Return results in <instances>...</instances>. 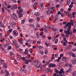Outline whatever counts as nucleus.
Wrapping results in <instances>:
<instances>
[{"label":"nucleus","mask_w":76,"mask_h":76,"mask_svg":"<svg viewBox=\"0 0 76 76\" xmlns=\"http://www.w3.org/2000/svg\"><path fill=\"white\" fill-rule=\"evenodd\" d=\"M10 56L12 57V56H13V53L12 52H10Z\"/></svg>","instance_id":"obj_34"},{"label":"nucleus","mask_w":76,"mask_h":76,"mask_svg":"<svg viewBox=\"0 0 76 76\" xmlns=\"http://www.w3.org/2000/svg\"><path fill=\"white\" fill-rule=\"evenodd\" d=\"M58 39H56V41H55V44H57V42H58Z\"/></svg>","instance_id":"obj_36"},{"label":"nucleus","mask_w":76,"mask_h":76,"mask_svg":"<svg viewBox=\"0 0 76 76\" xmlns=\"http://www.w3.org/2000/svg\"><path fill=\"white\" fill-rule=\"evenodd\" d=\"M73 51L75 52L76 51V48H74L72 49Z\"/></svg>","instance_id":"obj_62"},{"label":"nucleus","mask_w":76,"mask_h":76,"mask_svg":"<svg viewBox=\"0 0 76 76\" xmlns=\"http://www.w3.org/2000/svg\"><path fill=\"white\" fill-rule=\"evenodd\" d=\"M14 35L15 36H17L18 35V32L17 31H14Z\"/></svg>","instance_id":"obj_6"},{"label":"nucleus","mask_w":76,"mask_h":76,"mask_svg":"<svg viewBox=\"0 0 76 76\" xmlns=\"http://www.w3.org/2000/svg\"><path fill=\"white\" fill-rule=\"evenodd\" d=\"M63 40L64 41V42H66V43H68V42H67V40H66V37H64Z\"/></svg>","instance_id":"obj_9"},{"label":"nucleus","mask_w":76,"mask_h":76,"mask_svg":"<svg viewBox=\"0 0 76 76\" xmlns=\"http://www.w3.org/2000/svg\"><path fill=\"white\" fill-rule=\"evenodd\" d=\"M0 26L2 27L3 28H4V24L2 23L0 24Z\"/></svg>","instance_id":"obj_18"},{"label":"nucleus","mask_w":76,"mask_h":76,"mask_svg":"<svg viewBox=\"0 0 76 76\" xmlns=\"http://www.w3.org/2000/svg\"><path fill=\"white\" fill-rule=\"evenodd\" d=\"M47 13V15H50V11H46Z\"/></svg>","instance_id":"obj_19"},{"label":"nucleus","mask_w":76,"mask_h":76,"mask_svg":"<svg viewBox=\"0 0 76 76\" xmlns=\"http://www.w3.org/2000/svg\"><path fill=\"white\" fill-rule=\"evenodd\" d=\"M31 64H32V65H34V62L33 61V62H30Z\"/></svg>","instance_id":"obj_61"},{"label":"nucleus","mask_w":76,"mask_h":76,"mask_svg":"<svg viewBox=\"0 0 76 76\" xmlns=\"http://www.w3.org/2000/svg\"><path fill=\"white\" fill-rule=\"evenodd\" d=\"M65 66H66V67H68L69 66V63H68V62L67 61H65Z\"/></svg>","instance_id":"obj_13"},{"label":"nucleus","mask_w":76,"mask_h":76,"mask_svg":"<svg viewBox=\"0 0 76 76\" xmlns=\"http://www.w3.org/2000/svg\"><path fill=\"white\" fill-rule=\"evenodd\" d=\"M66 47H67V48L69 50H70V49H71V48H72V45H68Z\"/></svg>","instance_id":"obj_14"},{"label":"nucleus","mask_w":76,"mask_h":76,"mask_svg":"<svg viewBox=\"0 0 76 76\" xmlns=\"http://www.w3.org/2000/svg\"><path fill=\"white\" fill-rule=\"evenodd\" d=\"M29 26H30L32 28H34V27H35V26L33 24H29Z\"/></svg>","instance_id":"obj_16"},{"label":"nucleus","mask_w":76,"mask_h":76,"mask_svg":"<svg viewBox=\"0 0 76 76\" xmlns=\"http://www.w3.org/2000/svg\"><path fill=\"white\" fill-rule=\"evenodd\" d=\"M48 51L47 50H46L45 51V54H48Z\"/></svg>","instance_id":"obj_39"},{"label":"nucleus","mask_w":76,"mask_h":76,"mask_svg":"<svg viewBox=\"0 0 76 76\" xmlns=\"http://www.w3.org/2000/svg\"><path fill=\"white\" fill-rule=\"evenodd\" d=\"M50 70H51V68H49L48 69H47L46 70V71L47 73H49Z\"/></svg>","instance_id":"obj_8"},{"label":"nucleus","mask_w":76,"mask_h":76,"mask_svg":"<svg viewBox=\"0 0 76 76\" xmlns=\"http://www.w3.org/2000/svg\"><path fill=\"white\" fill-rule=\"evenodd\" d=\"M25 19H23L21 21V23L22 24H24V23H25Z\"/></svg>","instance_id":"obj_27"},{"label":"nucleus","mask_w":76,"mask_h":76,"mask_svg":"<svg viewBox=\"0 0 76 76\" xmlns=\"http://www.w3.org/2000/svg\"><path fill=\"white\" fill-rule=\"evenodd\" d=\"M17 13L18 14H19V13H20V11L19 10H17Z\"/></svg>","instance_id":"obj_54"},{"label":"nucleus","mask_w":76,"mask_h":76,"mask_svg":"<svg viewBox=\"0 0 76 76\" xmlns=\"http://www.w3.org/2000/svg\"><path fill=\"white\" fill-rule=\"evenodd\" d=\"M29 51L31 53H32V49H30L29 50Z\"/></svg>","instance_id":"obj_47"},{"label":"nucleus","mask_w":76,"mask_h":76,"mask_svg":"<svg viewBox=\"0 0 76 76\" xmlns=\"http://www.w3.org/2000/svg\"><path fill=\"white\" fill-rule=\"evenodd\" d=\"M4 63V61L3 60H1L0 61V64H3Z\"/></svg>","instance_id":"obj_7"},{"label":"nucleus","mask_w":76,"mask_h":76,"mask_svg":"<svg viewBox=\"0 0 76 76\" xmlns=\"http://www.w3.org/2000/svg\"><path fill=\"white\" fill-rule=\"evenodd\" d=\"M70 0H68L67 2V5H69L70 4Z\"/></svg>","instance_id":"obj_20"},{"label":"nucleus","mask_w":76,"mask_h":76,"mask_svg":"<svg viewBox=\"0 0 76 76\" xmlns=\"http://www.w3.org/2000/svg\"><path fill=\"white\" fill-rule=\"evenodd\" d=\"M25 63L26 64H29V62H28V61L27 60H26L25 61Z\"/></svg>","instance_id":"obj_32"},{"label":"nucleus","mask_w":76,"mask_h":76,"mask_svg":"<svg viewBox=\"0 0 76 76\" xmlns=\"http://www.w3.org/2000/svg\"><path fill=\"white\" fill-rule=\"evenodd\" d=\"M36 63L37 64V65L36 66L37 68H39L41 66V63L37 62V61L36 62Z\"/></svg>","instance_id":"obj_3"},{"label":"nucleus","mask_w":76,"mask_h":76,"mask_svg":"<svg viewBox=\"0 0 76 76\" xmlns=\"http://www.w3.org/2000/svg\"><path fill=\"white\" fill-rule=\"evenodd\" d=\"M21 72L23 73H26V71L25 70H24L23 69H21Z\"/></svg>","instance_id":"obj_10"},{"label":"nucleus","mask_w":76,"mask_h":76,"mask_svg":"<svg viewBox=\"0 0 76 76\" xmlns=\"http://www.w3.org/2000/svg\"><path fill=\"white\" fill-rule=\"evenodd\" d=\"M39 33H37V38H39V37H40V36H39Z\"/></svg>","instance_id":"obj_26"},{"label":"nucleus","mask_w":76,"mask_h":76,"mask_svg":"<svg viewBox=\"0 0 76 76\" xmlns=\"http://www.w3.org/2000/svg\"><path fill=\"white\" fill-rule=\"evenodd\" d=\"M56 66V64H52V67H55Z\"/></svg>","instance_id":"obj_60"},{"label":"nucleus","mask_w":76,"mask_h":76,"mask_svg":"<svg viewBox=\"0 0 76 76\" xmlns=\"http://www.w3.org/2000/svg\"><path fill=\"white\" fill-rule=\"evenodd\" d=\"M52 31H54V32H55V31H57V30L55 29V28H52Z\"/></svg>","instance_id":"obj_59"},{"label":"nucleus","mask_w":76,"mask_h":76,"mask_svg":"<svg viewBox=\"0 0 76 76\" xmlns=\"http://www.w3.org/2000/svg\"><path fill=\"white\" fill-rule=\"evenodd\" d=\"M18 58L20 59V58H22V57H21V56L18 55Z\"/></svg>","instance_id":"obj_44"},{"label":"nucleus","mask_w":76,"mask_h":76,"mask_svg":"<svg viewBox=\"0 0 76 76\" xmlns=\"http://www.w3.org/2000/svg\"><path fill=\"white\" fill-rule=\"evenodd\" d=\"M13 19H14V20H17L18 17H17V16H16V14H13Z\"/></svg>","instance_id":"obj_5"},{"label":"nucleus","mask_w":76,"mask_h":76,"mask_svg":"<svg viewBox=\"0 0 76 76\" xmlns=\"http://www.w3.org/2000/svg\"><path fill=\"white\" fill-rule=\"evenodd\" d=\"M73 76H76V72L75 71L72 73Z\"/></svg>","instance_id":"obj_30"},{"label":"nucleus","mask_w":76,"mask_h":76,"mask_svg":"<svg viewBox=\"0 0 76 76\" xmlns=\"http://www.w3.org/2000/svg\"><path fill=\"white\" fill-rule=\"evenodd\" d=\"M15 45L17 48H19V46L18 44H16Z\"/></svg>","instance_id":"obj_45"},{"label":"nucleus","mask_w":76,"mask_h":76,"mask_svg":"<svg viewBox=\"0 0 76 76\" xmlns=\"http://www.w3.org/2000/svg\"><path fill=\"white\" fill-rule=\"evenodd\" d=\"M16 60H15V61L14 62V64H18V63L16 61Z\"/></svg>","instance_id":"obj_52"},{"label":"nucleus","mask_w":76,"mask_h":76,"mask_svg":"<svg viewBox=\"0 0 76 76\" xmlns=\"http://www.w3.org/2000/svg\"><path fill=\"white\" fill-rule=\"evenodd\" d=\"M28 49H26L25 50V52H27V53H28Z\"/></svg>","instance_id":"obj_51"},{"label":"nucleus","mask_w":76,"mask_h":76,"mask_svg":"<svg viewBox=\"0 0 76 76\" xmlns=\"http://www.w3.org/2000/svg\"><path fill=\"white\" fill-rule=\"evenodd\" d=\"M9 43H7L6 44H4V46L5 47H8V46L9 45Z\"/></svg>","instance_id":"obj_25"},{"label":"nucleus","mask_w":76,"mask_h":76,"mask_svg":"<svg viewBox=\"0 0 76 76\" xmlns=\"http://www.w3.org/2000/svg\"><path fill=\"white\" fill-rule=\"evenodd\" d=\"M61 37H64V36H65V35L63 33H61Z\"/></svg>","instance_id":"obj_43"},{"label":"nucleus","mask_w":76,"mask_h":76,"mask_svg":"<svg viewBox=\"0 0 76 76\" xmlns=\"http://www.w3.org/2000/svg\"><path fill=\"white\" fill-rule=\"evenodd\" d=\"M66 34L65 35L66 37V38H68V37L69 36V34H69V33H66Z\"/></svg>","instance_id":"obj_23"},{"label":"nucleus","mask_w":76,"mask_h":76,"mask_svg":"<svg viewBox=\"0 0 76 76\" xmlns=\"http://www.w3.org/2000/svg\"><path fill=\"white\" fill-rule=\"evenodd\" d=\"M34 15H35L36 16H39V13L38 12H35L34 13Z\"/></svg>","instance_id":"obj_21"},{"label":"nucleus","mask_w":76,"mask_h":76,"mask_svg":"<svg viewBox=\"0 0 76 76\" xmlns=\"http://www.w3.org/2000/svg\"><path fill=\"white\" fill-rule=\"evenodd\" d=\"M37 48H42V46L39 45L37 47Z\"/></svg>","instance_id":"obj_50"},{"label":"nucleus","mask_w":76,"mask_h":76,"mask_svg":"<svg viewBox=\"0 0 76 76\" xmlns=\"http://www.w3.org/2000/svg\"><path fill=\"white\" fill-rule=\"evenodd\" d=\"M5 72L7 74V75H9V72H8V71H7V70H5Z\"/></svg>","instance_id":"obj_33"},{"label":"nucleus","mask_w":76,"mask_h":76,"mask_svg":"<svg viewBox=\"0 0 76 76\" xmlns=\"http://www.w3.org/2000/svg\"><path fill=\"white\" fill-rule=\"evenodd\" d=\"M54 71L57 73V74H58L59 73V71L58 70H57V69H55L54 70Z\"/></svg>","instance_id":"obj_22"},{"label":"nucleus","mask_w":76,"mask_h":76,"mask_svg":"<svg viewBox=\"0 0 76 76\" xmlns=\"http://www.w3.org/2000/svg\"><path fill=\"white\" fill-rule=\"evenodd\" d=\"M72 70L71 69H69L67 70L66 71V73H69L70 71H72Z\"/></svg>","instance_id":"obj_15"},{"label":"nucleus","mask_w":76,"mask_h":76,"mask_svg":"<svg viewBox=\"0 0 76 76\" xmlns=\"http://www.w3.org/2000/svg\"><path fill=\"white\" fill-rule=\"evenodd\" d=\"M53 28V25H51L49 27V29H52Z\"/></svg>","instance_id":"obj_35"},{"label":"nucleus","mask_w":76,"mask_h":76,"mask_svg":"<svg viewBox=\"0 0 76 76\" xmlns=\"http://www.w3.org/2000/svg\"><path fill=\"white\" fill-rule=\"evenodd\" d=\"M21 59L23 60H25V57H23L22 58H21Z\"/></svg>","instance_id":"obj_56"},{"label":"nucleus","mask_w":76,"mask_h":76,"mask_svg":"<svg viewBox=\"0 0 76 76\" xmlns=\"http://www.w3.org/2000/svg\"><path fill=\"white\" fill-rule=\"evenodd\" d=\"M2 14H3L4 13V8L3 7H2Z\"/></svg>","instance_id":"obj_29"},{"label":"nucleus","mask_w":76,"mask_h":76,"mask_svg":"<svg viewBox=\"0 0 76 76\" xmlns=\"http://www.w3.org/2000/svg\"><path fill=\"white\" fill-rule=\"evenodd\" d=\"M44 4H44V3H40V6L41 7H43V5H44Z\"/></svg>","instance_id":"obj_17"},{"label":"nucleus","mask_w":76,"mask_h":76,"mask_svg":"<svg viewBox=\"0 0 76 76\" xmlns=\"http://www.w3.org/2000/svg\"><path fill=\"white\" fill-rule=\"evenodd\" d=\"M32 20H33L31 19H30L28 20V21L29 22H32Z\"/></svg>","instance_id":"obj_37"},{"label":"nucleus","mask_w":76,"mask_h":76,"mask_svg":"<svg viewBox=\"0 0 76 76\" xmlns=\"http://www.w3.org/2000/svg\"><path fill=\"white\" fill-rule=\"evenodd\" d=\"M72 28L71 26H69V28H67V30H64V34H70V35H73V32H72L71 31H70V30H71L70 28Z\"/></svg>","instance_id":"obj_1"},{"label":"nucleus","mask_w":76,"mask_h":76,"mask_svg":"<svg viewBox=\"0 0 76 76\" xmlns=\"http://www.w3.org/2000/svg\"><path fill=\"white\" fill-rule=\"evenodd\" d=\"M69 68H70L72 67V64H70L69 65Z\"/></svg>","instance_id":"obj_40"},{"label":"nucleus","mask_w":76,"mask_h":76,"mask_svg":"<svg viewBox=\"0 0 76 76\" xmlns=\"http://www.w3.org/2000/svg\"><path fill=\"white\" fill-rule=\"evenodd\" d=\"M38 3H37L35 2L34 3L33 6H37V5H38Z\"/></svg>","instance_id":"obj_31"},{"label":"nucleus","mask_w":76,"mask_h":76,"mask_svg":"<svg viewBox=\"0 0 76 76\" xmlns=\"http://www.w3.org/2000/svg\"><path fill=\"white\" fill-rule=\"evenodd\" d=\"M42 37V38H43V39H44L46 37V36H45L44 35H43Z\"/></svg>","instance_id":"obj_49"},{"label":"nucleus","mask_w":76,"mask_h":76,"mask_svg":"<svg viewBox=\"0 0 76 76\" xmlns=\"http://www.w3.org/2000/svg\"><path fill=\"white\" fill-rule=\"evenodd\" d=\"M8 2H5V4L6 6H7V5H8Z\"/></svg>","instance_id":"obj_58"},{"label":"nucleus","mask_w":76,"mask_h":76,"mask_svg":"<svg viewBox=\"0 0 76 76\" xmlns=\"http://www.w3.org/2000/svg\"><path fill=\"white\" fill-rule=\"evenodd\" d=\"M10 25L12 26V27H13V28H14V27H15L16 26V23L14 22L13 21H11L10 23Z\"/></svg>","instance_id":"obj_2"},{"label":"nucleus","mask_w":76,"mask_h":76,"mask_svg":"<svg viewBox=\"0 0 76 76\" xmlns=\"http://www.w3.org/2000/svg\"><path fill=\"white\" fill-rule=\"evenodd\" d=\"M23 16V14L22 13H20L19 14V17H22Z\"/></svg>","instance_id":"obj_38"},{"label":"nucleus","mask_w":76,"mask_h":76,"mask_svg":"<svg viewBox=\"0 0 76 76\" xmlns=\"http://www.w3.org/2000/svg\"><path fill=\"white\" fill-rule=\"evenodd\" d=\"M4 68H6L7 67V64L5 63L4 65Z\"/></svg>","instance_id":"obj_24"},{"label":"nucleus","mask_w":76,"mask_h":76,"mask_svg":"<svg viewBox=\"0 0 76 76\" xmlns=\"http://www.w3.org/2000/svg\"><path fill=\"white\" fill-rule=\"evenodd\" d=\"M64 50L65 51H67L68 50H69V49L67 48V46H66L65 48H64Z\"/></svg>","instance_id":"obj_28"},{"label":"nucleus","mask_w":76,"mask_h":76,"mask_svg":"<svg viewBox=\"0 0 76 76\" xmlns=\"http://www.w3.org/2000/svg\"><path fill=\"white\" fill-rule=\"evenodd\" d=\"M16 40L15 39H14L12 40V44L14 45H15V44H16Z\"/></svg>","instance_id":"obj_12"},{"label":"nucleus","mask_w":76,"mask_h":76,"mask_svg":"<svg viewBox=\"0 0 76 76\" xmlns=\"http://www.w3.org/2000/svg\"><path fill=\"white\" fill-rule=\"evenodd\" d=\"M54 8L53 7H49L48 8V11H50H50H51V10H53V9Z\"/></svg>","instance_id":"obj_11"},{"label":"nucleus","mask_w":76,"mask_h":76,"mask_svg":"<svg viewBox=\"0 0 76 76\" xmlns=\"http://www.w3.org/2000/svg\"><path fill=\"white\" fill-rule=\"evenodd\" d=\"M76 32V29H74L73 31V33H75V32Z\"/></svg>","instance_id":"obj_64"},{"label":"nucleus","mask_w":76,"mask_h":76,"mask_svg":"<svg viewBox=\"0 0 76 76\" xmlns=\"http://www.w3.org/2000/svg\"><path fill=\"white\" fill-rule=\"evenodd\" d=\"M67 43H66L65 42H64V44H63L64 46H66V44H67Z\"/></svg>","instance_id":"obj_46"},{"label":"nucleus","mask_w":76,"mask_h":76,"mask_svg":"<svg viewBox=\"0 0 76 76\" xmlns=\"http://www.w3.org/2000/svg\"><path fill=\"white\" fill-rule=\"evenodd\" d=\"M72 63L73 64H76V59L74 58L72 60Z\"/></svg>","instance_id":"obj_4"},{"label":"nucleus","mask_w":76,"mask_h":76,"mask_svg":"<svg viewBox=\"0 0 76 76\" xmlns=\"http://www.w3.org/2000/svg\"><path fill=\"white\" fill-rule=\"evenodd\" d=\"M12 29H10L9 30V32H10H10H12Z\"/></svg>","instance_id":"obj_53"},{"label":"nucleus","mask_w":76,"mask_h":76,"mask_svg":"<svg viewBox=\"0 0 76 76\" xmlns=\"http://www.w3.org/2000/svg\"><path fill=\"white\" fill-rule=\"evenodd\" d=\"M60 5L58 4H57L56 5V7L57 8H58L59 7Z\"/></svg>","instance_id":"obj_63"},{"label":"nucleus","mask_w":76,"mask_h":76,"mask_svg":"<svg viewBox=\"0 0 76 76\" xmlns=\"http://www.w3.org/2000/svg\"><path fill=\"white\" fill-rule=\"evenodd\" d=\"M52 65L53 64H50L49 65V67H52Z\"/></svg>","instance_id":"obj_55"},{"label":"nucleus","mask_w":76,"mask_h":76,"mask_svg":"<svg viewBox=\"0 0 76 76\" xmlns=\"http://www.w3.org/2000/svg\"><path fill=\"white\" fill-rule=\"evenodd\" d=\"M54 54H53L52 56V57H51V60H53V59L54 58Z\"/></svg>","instance_id":"obj_48"},{"label":"nucleus","mask_w":76,"mask_h":76,"mask_svg":"<svg viewBox=\"0 0 76 76\" xmlns=\"http://www.w3.org/2000/svg\"><path fill=\"white\" fill-rule=\"evenodd\" d=\"M37 21H39V20H40V18L39 17H37Z\"/></svg>","instance_id":"obj_57"},{"label":"nucleus","mask_w":76,"mask_h":76,"mask_svg":"<svg viewBox=\"0 0 76 76\" xmlns=\"http://www.w3.org/2000/svg\"><path fill=\"white\" fill-rule=\"evenodd\" d=\"M72 56L73 57H76V55L75 53H72Z\"/></svg>","instance_id":"obj_41"},{"label":"nucleus","mask_w":76,"mask_h":76,"mask_svg":"<svg viewBox=\"0 0 76 76\" xmlns=\"http://www.w3.org/2000/svg\"><path fill=\"white\" fill-rule=\"evenodd\" d=\"M12 49V47L11 46H9L8 47V50H10Z\"/></svg>","instance_id":"obj_42"}]
</instances>
